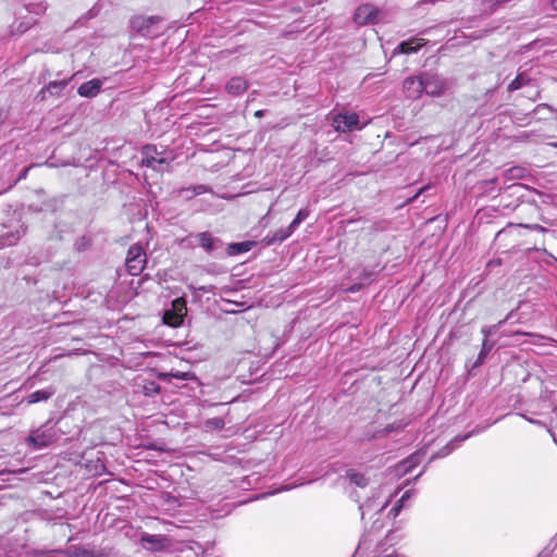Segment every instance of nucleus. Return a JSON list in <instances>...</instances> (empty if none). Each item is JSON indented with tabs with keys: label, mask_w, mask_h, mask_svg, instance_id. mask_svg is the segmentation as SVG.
Returning a JSON list of instances; mask_svg holds the SVG:
<instances>
[{
	"label": "nucleus",
	"mask_w": 557,
	"mask_h": 557,
	"mask_svg": "<svg viewBox=\"0 0 557 557\" xmlns=\"http://www.w3.org/2000/svg\"><path fill=\"white\" fill-rule=\"evenodd\" d=\"M173 312H165L164 322L172 326H178L183 322V318L186 314V301L184 298H177L173 301Z\"/></svg>",
	"instance_id": "nucleus-7"
},
{
	"label": "nucleus",
	"mask_w": 557,
	"mask_h": 557,
	"mask_svg": "<svg viewBox=\"0 0 557 557\" xmlns=\"http://www.w3.org/2000/svg\"><path fill=\"white\" fill-rule=\"evenodd\" d=\"M422 46L421 42H417L416 39H409L401 41L395 49V53H404L409 54L412 52H417L419 48Z\"/></svg>",
	"instance_id": "nucleus-16"
},
{
	"label": "nucleus",
	"mask_w": 557,
	"mask_h": 557,
	"mask_svg": "<svg viewBox=\"0 0 557 557\" xmlns=\"http://www.w3.org/2000/svg\"><path fill=\"white\" fill-rule=\"evenodd\" d=\"M141 164L156 171H161V165L168 164L166 158L162 157L153 145H146L141 150Z\"/></svg>",
	"instance_id": "nucleus-4"
},
{
	"label": "nucleus",
	"mask_w": 557,
	"mask_h": 557,
	"mask_svg": "<svg viewBox=\"0 0 557 557\" xmlns=\"http://www.w3.org/2000/svg\"><path fill=\"white\" fill-rule=\"evenodd\" d=\"M309 216L308 209H300L295 216V219L290 222L289 228L295 230Z\"/></svg>",
	"instance_id": "nucleus-23"
},
{
	"label": "nucleus",
	"mask_w": 557,
	"mask_h": 557,
	"mask_svg": "<svg viewBox=\"0 0 557 557\" xmlns=\"http://www.w3.org/2000/svg\"><path fill=\"white\" fill-rule=\"evenodd\" d=\"M385 228V226L383 224H380L379 226L375 227V230L377 231H383Z\"/></svg>",
	"instance_id": "nucleus-38"
},
{
	"label": "nucleus",
	"mask_w": 557,
	"mask_h": 557,
	"mask_svg": "<svg viewBox=\"0 0 557 557\" xmlns=\"http://www.w3.org/2000/svg\"><path fill=\"white\" fill-rule=\"evenodd\" d=\"M263 114H264V111H263V110H258V111L255 113V116H257V117H261V116H263Z\"/></svg>",
	"instance_id": "nucleus-35"
},
{
	"label": "nucleus",
	"mask_w": 557,
	"mask_h": 557,
	"mask_svg": "<svg viewBox=\"0 0 557 557\" xmlns=\"http://www.w3.org/2000/svg\"><path fill=\"white\" fill-rule=\"evenodd\" d=\"M20 239L18 233H8L0 236V248L10 247L17 243Z\"/></svg>",
	"instance_id": "nucleus-22"
},
{
	"label": "nucleus",
	"mask_w": 557,
	"mask_h": 557,
	"mask_svg": "<svg viewBox=\"0 0 557 557\" xmlns=\"http://www.w3.org/2000/svg\"><path fill=\"white\" fill-rule=\"evenodd\" d=\"M59 437L55 425L51 421H47L29 433L26 437V444L33 449H41L55 443Z\"/></svg>",
	"instance_id": "nucleus-1"
},
{
	"label": "nucleus",
	"mask_w": 557,
	"mask_h": 557,
	"mask_svg": "<svg viewBox=\"0 0 557 557\" xmlns=\"http://www.w3.org/2000/svg\"><path fill=\"white\" fill-rule=\"evenodd\" d=\"M67 557H96L94 552L82 546H69L65 550Z\"/></svg>",
	"instance_id": "nucleus-18"
},
{
	"label": "nucleus",
	"mask_w": 557,
	"mask_h": 557,
	"mask_svg": "<svg viewBox=\"0 0 557 557\" xmlns=\"http://www.w3.org/2000/svg\"><path fill=\"white\" fill-rule=\"evenodd\" d=\"M221 423V420H216V422H214V425H218Z\"/></svg>",
	"instance_id": "nucleus-44"
},
{
	"label": "nucleus",
	"mask_w": 557,
	"mask_h": 557,
	"mask_svg": "<svg viewBox=\"0 0 557 557\" xmlns=\"http://www.w3.org/2000/svg\"><path fill=\"white\" fill-rule=\"evenodd\" d=\"M528 79L523 75H518L511 83L508 85L509 91H515L520 89L522 86L527 84Z\"/></svg>",
	"instance_id": "nucleus-27"
},
{
	"label": "nucleus",
	"mask_w": 557,
	"mask_h": 557,
	"mask_svg": "<svg viewBox=\"0 0 557 557\" xmlns=\"http://www.w3.org/2000/svg\"><path fill=\"white\" fill-rule=\"evenodd\" d=\"M141 544L144 547L150 550H162L171 545V540L166 537L165 535L161 534H144L140 539Z\"/></svg>",
	"instance_id": "nucleus-8"
},
{
	"label": "nucleus",
	"mask_w": 557,
	"mask_h": 557,
	"mask_svg": "<svg viewBox=\"0 0 557 557\" xmlns=\"http://www.w3.org/2000/svg\"><path fill=\"white\" fill-rule=\"evenodd\" d=\"M143 392L146 396H153L156 394H159L160 385L154 381L146 382L143 385Z\"/></svg>",
	"instance_id": "nucleus-25"
},
{
	"label": "nucleus",
	"mask_w": 557,
	"mask_h": 557,
	"mask_svg": "<svg viewBox=\"0 0 557 557\" xmlns=\"http://www.w3.org/2000/svg\"><path fill=\"white\" fill-rule=\"evenodd\" d=\"M207 190V187L205 185H197L194 187V193L196 195H200Z\"/></svg>",
	"instance_id": "nucleus-32"
},
{
	"label": "nucleus",
	"mask_w": 557,
	"mask_h": 557,
	"mask_svg": "<svg viewBox=\"0 0 557 557\" xmlns=\"http://www.w3.org/2000/svg\"><path fill=\"white\" fill-rule=\"evenodd\" d=\"M146 261V256L139 257L137 259L133 258L131 260H126L128 273L134 276L140 274L145 269Z\"/></svg>",
	"instance_id": "nucleus-15"
},
{
	"label": "nucleus",
	"mask_w": 557,
	"mask_h": 557,
	"mask_svg": "<svg viewBox=\"0 0 557 557\" xmlns=\"http://www.w3.org/2000/svg\"><path fill=\"white\" fill-rule=\"evenodd\" d=\"M172 377L180 379V380H188L189 373L188 372H176V373H170Z\"/></svg>",
	"instance_id": "nucleus-30"
},
{
	"label": "nucleus",
	"mask_w": 557,
	"mask_h": 557,
	"mask_svg": "<svg viewBox=\"0 0 557 557\" xmlns=\"http://www.w3.org/2000/svg\"><path fill=\"white\" fill-rule=\"evenodd\" d=\"M54 394V389H39L29 394L26 398L27 404H36L39 401L48 400Z\"/></svg>",
	"instance_id": "nucleus-17"
},
{
	"label": "nucleus",
	"mask_w": 557,
	"mask_h": 557,
	"mask_svg": "<svg viewBox=\"0 0 557 557\" xmlns=\"http://www.w3.org/2000/svg\"><path fill=\"white\" fill-rule=\"evenodd\" d=\"M550 4L554 10H557V0H550Z\"/></svg>",
	"instance_id": "nucleus-37"
},
{
	"label": "nucleus",
	"mask_w": 557,
	"mask_h": 557,
	"mask_svg": "<svg viewBox=\"0 0 557 557\" xmlns=\"http://www.w3.org/2000/svg\"><path fill=\"white\" fill-rule=\"evenodd\" d=\"M332 126L337 132H350L359 128V116L357 113H338L333 116Z\"/></svg>",
	"instance_id": "nucleus-5"
},
{
	"label": "nucleus",
	"mask_w": 557,
	"mask_h": 557,
	"mask_svg": "<svg viewBox=\"0 0 557 557\" xmlns=\"http://www.w3.org/2000/svg\"><path fill=\"white\" fill-rule=\"evenodd\" d=\"M522 171L523 170L521 168H512L509 170V173L511 174L512 177H519Z\"/></svg>",
	"instance_id": "nucleus-31"
},
{
	"label": "nucleus",
	"mask_w": 557,
	"mask_h": 557,
	"mask_svg": "<svg viewBox=\"0 0 557 557\" xmlns=\"http://www.w3.org/2000/svg\"><path fill=\"white\" fill-rule=\"evenodd\" d=\"M66 86V82H51L47 87L40 90L39 95L45 98V92L48 91L51 95H58L61 90H63Z\"/></svg>",
	"instance_id": "nucleus-21"
},
{
	"label": "nucleus",
	"mask_w": 557,
	"mask_h": 557,
	"mask_svg": "<svg viewBox=\"0 0 557 557\" xmlns=\"http://www.w3.org/2000/svg\"><path fill=\"white\" fill-rule=\"evenodd\" d=\"M472 435V433H468L462 436H456L454 440H451L449 443H447L444 447H442L433 457L434 458H444L448 456L454 449H456L460 443L466 441Z\"/></svg>",
	"instance_id": "nucleus-13"
},
{
	"label": "nucleus",
	"mask_w": 557,
	"mask_h": 557,
	"mask_svg": "<svg viewBox=\"0 0 557 557\" xmlns=\"http://www.w3.org/2000/svg\"><path fill=\"white\" fill-rule=\"evenodd\" d=\"M143 256H146L145 252H144V249L138 246V245H133L129 247L128 251H127V258L126 260H131V259H137L139 257H143Z\"/></svg>",
	"instance_id": "nucleus-28"
},
{
	"label": "nucleus",
	"mask_w": 557,
	"mask_h": 557,
	"mask_svg": "<svg viewBox=\"0 0 557 557\" xmlns=\"http://www.w3.org/2000/svg\"><path fill=\"white\" fill-rule=\"evenodd\" d=\"M376 14H377V12H376L375 8H373L370 4H364L357 9V11L355 13V21L358 24L371 23L375 20Z\"/></svg>",
	"instance_id": "nucleus-10"
},
{
	"label": "nucleus",
	"mask_w": 557,
	"mask_h": 557,
	"mask_svg": "<svg viewBox=\"0 0 557 557\" xmlns=\"http://www.w3.org/2000/svg\"><path fill=\"white\" fill-rule=\"evenodd\" d=\"M346 476L351 483L359 487H366L369 483L368 479L362 473H359L355 470H348L346 472Z\"/></svg>",
	"instance_id": "nucleus-19"
},
{
	"label": "nucleus",
	"mask_w": 557,
	"mask_h": 557,
	"mask_svg": "<svg viewBox=\"0 0 557 557\" xmlns=\"http://www.w3.org/2000/svg\"><path fill=\"white\" fill-rule=\"evenodd\" d=\"M553 147H556L557 148V143H553L550 144Z\"/></svg>",
	"instance_id": "nucleus-45"
},
{
	"label": "nucleus",
	"mask_w": 557,
	"mask_h": 557,
	"mask_svg": "<svg viewBox=\"0 0 557 557\" xmlns=\"http://www.w3.org/2000/svg\"><path fill=\"white\" fill-rule=\"evenodd\" d=\"M392 431H394V426H393V425H387V426L384 429V432H385V433H389V432H392Z\"/></svg>",
	"instance_id": "nucleus-36"
},
{
	"label": "nucleus",
	"mask_w": 557,
	"mask_h": 557,
	"mask_svg": "<svg viewBox=\"0 0 557 557\" xmlns=\"http://www.w3.org/2000/svg\"><path fill=\"white\" fill-rule=\"evenodd\" d=\"M162 17L158 15L144 16L136 15L131 18L129 24L134 32L145 37H157L161 34L158 25L162 22Z\"/></svg>",
	"instance_id": "nucleus-2"
},
{
	"label": "nucleus",
	"mask_w": 557,
	"mask_h": 557,
	"mask_svg": "<svg viewBox=\"0 0 557 557\" xmlns=\"http://www.w3.org/2000/svg\"><path fill=\"white\" fill-rule=\"evenodd\" d=\"M225 88H226L228 94L234 95V96H238V95H242L243 92H245L247 90L248 83H247V81L244 77L236 76V77H232L227 82Z\"/></svg>",
	"instance_id": "nucleus-12"
},
{
	"label": "nucleus",
	"mask_w": 557,
	"mask_h": 557,
	"mask_svg": "<svg viewBox=\"0 0 557 557\" xmlns=\"http://www.w3.org/2000/svg\"><path fill=\"white\" fill-rule=\"evenodd\" d=\"M510 317H511V313H509V314L505 318V320H504V321H500V322H499V324H502V323H504L505 321L509 320V319H510Z\"/></svg>",
	"instance_id": "nucleus-39"
},
{
	"label": "nucleus",
	"mask_w": 557,
	"mask_h": 557,
	"mask_svg": "<svg viewBox=\"0 0 557 557\" xmlns=\"http://www.w3.org/2000/svg\"><path fill=\"white\" fill-rule=\"evenodd\" d=\"M422 455L417 453L409 456L401 462V467L404 469V473L410 472L414 467H417L421 461Z\"/></svg>",
	"instance_id": "nucleus-20"
},
{
	"label": "nucleus",
	"mask_w": 557,
	"mask_h": 557,
	"mask_svg": "<svg viewBox=\"0 0 557 557\" xmlns=\"http://www.w3.org/2000/svg\"><path fill=\"white\" fill-rule=\"evenodd\" d=\"M519 226L531 230V231L541 232V233L548 232L547 228H545L544 226H542L540 224H519Z\"/></svg>",
	"instance_id": "nucleus-29"
},
{
	"label": "nucleus",
	"mask_w": 557,
	"mask_h": 557,
	"mask_svg": "<svg viewBox=\"0 0 557 557\" xmlns=\"http://www.w3.org/2000/svg\"><path fill=\"white\" fill-rule=\"evenodd\" d=\"M404 91L407 98L418 99L423 94V76L407 77L404 81Z\"/></svg>",
	"instance_id": "nucleus-9"
},
{
	"label": "nucleus",
	"mask_w": 557,
	"mask_h": 557,
	"mask_svg": "<svg viewBox=\"0 0 557 557\" xmlns=\"http://www.w3.org/2000/svg\"><path fill=\"white\" fill-rule=\"evenodd\" d=\"M101 89V81L100 79H91L86 83H83L78 87V95L82 97L91 98L98 95Z\"/></svg>",
	"instance_id": "nucleus-11"
},
{
	"label": "nucleus",
	"mask_w": 557,
	"mask_h": 557,
	"mask_svg": "<svg viewBox=\"0 0 557 557\" xmlns=\"http://www.w3.org/2000/svg\"><path fill=\"white\" fill-rule=\"evenodd\" d=\"M423 76V92L432 97H438L445 91V81L438 75L422 73Z\"/></svg>",
	"instance_id": "nucleus-6"
},
{
	"label": "nucleus",
	"mask_w": 557,
	"mask_h": 557,
	"mask_svg": "<svg viewBox=\"0 0 557 557\" xmlns=\"http://www.w3.org/2000/svg\"><path fill=\"white\" fill-rule=\"evenodd\" d=\"M493 344L490 343L486 338L483 339L482 343V349L479 354L478 360L475 361L474 366H479L483 362V360L486 358L487 354L492 350Z\"/></svg>",
	"instance_id": "nucleus-24"
},
{
	"label": "nucleus",
	"mask_w": 557,
	"mask_h": 557,
	"mask_svg": "<svg viewBox=\"0 0 557 557\" xmlns=\"http://www.w3.org/2000/svg\"><path fill=\"white\" fill-rule=\"evenodd\" d=\"M253 243L252 242H243V243H236V244H232L230 246V248L236 252V253H242V252H247L251 249Z\"/></svg>",
	"instance_id": "nucleus-26"
},
{
	"label": "nucleus",
	"mask_w": 557,
	"mask_h": 557,
	"mask_svg": "<svg viewBox=\"0 0 557 557\" xmlns=\"http://www.w3.org/2000/svg\"><path fill=\"white\" fill-rule=\"evenodd\" d=\"M505 232H506V230L499 231V232L497 233V236L503 235Z\"/></svg>",
	"instance_id": "nucleus-41"
},
{
	"label": "nucleus",
	"mask_w": 557,
	"mask_h": 557,
	"mask_svg": "<svg viewBox=\"0 0 557 557\" xmlns=\"http://www.w3.org/2000/svg\"><path fill=\"white\" fill-rule=\"evenodd\" d=\"M188 247L195 245L200 246L206 252L210 253L218 248L221 244L220 239L214 238L209 232H200L197 234H190L182 240Z\"/></svg>",
	"instance_id": "nucleus-3"
},
{
	"label": "nucleus",
	"mask_w": 557,
	"mask_h": 557,
	"mask_svg": "<svg viewBox=\"0 0 557 557\" xmlns=\"http://www.w3.org/2000/svg\"><path fill=\"white\" fill-rule=\"evenodd\" d=\"M531 423H535V424H539L540 422L539 421H534L532 419H528Z\"/></svg>",
	"instance_id": "nucleus-42"
},
{
	"label": "nucleus",
	"mask_w": 557,
	"mask_h": 557,
	"mask_svg": "<svg viewBox=\"0 0 557 557\" xmlns=\"http://www.w3.org/2000/svg\"><path fill=\"white\" fill-rule=\"evenodd\" d=\"M370 508V504L366 503L360 505L359 509L361 511V518H364L366 511Z\"/></svg>",
	"instance_id": "nucleus-33"
},
{
	"label": "nucleus",
	"mask_w": 557,
	"mask_h": 557,
	"mask_svg": "<svg viewBox=\"0 0 557 557\" xmlns=\"http://www.w3.org/2000/svg\"><path fill=\"white\" fill-rule=\"evenodd\" d=\"M221 423V420H216V422H214V425H218Z\"/></svg>",
	"instance_id": "nucleus-43"
},
{
	"label": "nucleus",
	"mask_w": 557,
	"mask_h": 557,
	"mask_svg": "<svg viewBox=\"0 0 557 557\" xmlns=\"http://www.w3.org/2000/svg\"><path fill=\"white\" fill-rule=\"evenodd\" d=\"M349 289H350L351 292H356V290H358V289H359V287H357V286H351Z\"/></svg>",
	"instance_id": "nucleus-40"
},
{
	"label": "nucleus",
	"mask_w": 557,
	"mask_h": 557,
	"mask_svg": "<svg viewBox=\"0 0 557 557\" xmlns=\"http://www.w3.org/2000/svg\"><path fill=\"white\" fill-rule=\"evenodd\" d=\"M294 232H295V230L289 228V225H288L287 228L277 230L273 235L265 236L263 240L267 245L282 243L285 239H287Z\"/></svg>",
	"instance_id": "nucleus-14"
},
{
	"label": "nucleus",
	"mask_w": 557,
	"mask_h": 557,
	"mask_svg": "<svg viewBox=\"0 0 557 557\" xmlns=\"http://www.w3.org/2000/svg\"><path fill=\"white\" fill-rule=\"evenodd\" d=\"M482 333H483V335H484V338H486V339H487V336L492 333V329H490V327H483V329H482Z\"/></svg>",
	"instance_id": "nucleus-34"
}]
</instances>
